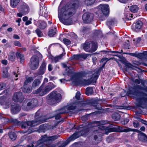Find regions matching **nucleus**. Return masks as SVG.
<instances>
[{
	"label": "nucleus",
	"mask_w": 147,
	"mask_h": 147,
	"mask_svg": "<svg viewBox=\"0 0 147 147\" xmlns=\"http://www.w3.org/2000/svg\"><path fill=\"white\" fill-rule=\"evenodd\" d=\"M79 5V1L75 0L73 3L69 4H67L61 9L59 7L58 17L60 21L65 25H71L72 21L69 18L72 15L73 13L75 11L76 9L78 8Z\"/></svg>",
	"instance_id": "obj_1"
},
{
	"label": "nucleus",
	"mask_w": 147,
	"mask_h": 147,
	"mask_svg": "<svg viewBox=\"0 0 147 147\" xmlns=\"http://www.w3.org/2000/svg\"><path fill=\"white\" fill-rule=\"evenodd\" d=\"M128 93L132 95L137 102V106L143 107L147 103V87L144 88L136 85L129 88Z\"/></svg>",
	"instance_id": "obj_2"
},
{
	"label": "nucleus",
	"mask_w": 147,
	"mask_h": 147,
	"mask_svg": "<svg viewBox=\"0 0 147 147\" xmlns=\"http://www.w3.org/2000/svg\"><path fill=\"white\" fill-rule=\"evenodd\" d=\"M91 74H92V76L90 79H84L78 74H76L72 77L71 80L77 85L83 86L89 85L92 83H96L100 74L98 71L95 72H92Z\"/></svg>",
	"instance_id": "obj_3"
},
{
	"label": "nucleus",
	"mask_w": 147,
	"mask_h": 147,
	"mask_svg": "<svg viewBox=\"0 0 147 147\" xmlns=\"http://www.w3.org/2000/svg\"><path fill=\"white\" fill-rule=\"evenodd\" d=\"M48 119L45 118L44 116H41L39 117H36V119L34 121L20 122L18 121L16 119H13L12 120V121L15 123L21 124V127L22 128H26L28 126H30L31 127L27 130V131L24 132V133L27 132L28 134H29L34 131V129H32V127L44 122Z\"/></svg>",
	"instance_id": "obj_4"
},
{
	"label": "nucleus",
	"mask_w": 147,
	"mask_h": 147,
	"mask_svg": "<svg viewBox=\"0 0 147 147\" xmlns=\"http://www.w3.org/2000/svg\"><path fill=\"white\" fill-rule=\"evenodd\" d=\"M59 136L58 135L47 137L46 135L42 136V138L37 142L36 147L40 146L39 147H53L50 143L58 138Z\"/></svg>",
	"instance_id": "obj_5"
},
{
	"label": "nucleus",
	"mask_w": 147,
	"mask_h": 147,
	"mask_svg": "<svg viewBox=\"0 0 147 147\" xmlns=\"http://www.w3.org/2000/svg\"><path fill=\"white\" fill-rule=\"evenodd\" d=\"M61 98V94L57 93V92L55 90L51 92L47 97V102L50 105H53L59 102Z\"/></svg>",
	"instance_id": "obj_6"
},
{
	"label": "nucleus",
	"mask_w": 147,
	"mask_h": 147,
	"mask_svg": "<svg viewBox=\"0 0 147 147\" xmlns=\"http://www.w3.org/2000/svg\"><path fill=\"white\" fill-rule=\"evenodd\" d=\"M77 129H78V130L76 131L67 140L66 142L63 143L59 147H65L71 141L78 138L82 135L84 134L86 132V131L84 130V128L81 126L78 127Z\"/></svg>",
	"instance_id": "obj_7"
},
{
	"label": "nucleus",
	"mask_w": 147,
	"mask_h": 147,
	"mask_svg": "<svg viewBox=\"0 0 147 147\" xmlns=\"http://www.w3.org/2000/svg\"><path fill=\"white\" fill-rule=\"evenodd\" d=\"M55 87V86L53 83L49 82L47 86L43 89L44 86H43V85L42 84L38 89L33 92V93L34 94H39L40 96H42L47 94Z\"/></svg>",
	"instance_id": "obj_8"
},
{
	"label": "nucleus",
	"mask_w": 147,
	"mask_h": 147,
	"mask_svg": "<svg viewBox=\"0 0 147 147\" xmlns=\"http://www.w3.org/2000/svg\"><path fill=\"white\" fill-rule=\"evenodd\" d=\"M26 102V106H22V108L25 111H28L32 109L35 107L37 104V100L35 99L27 100Z\"/></svg>",
	"instance_id": "obj_9"
},
{
	"label": "nucleus",
	"mask_w": 147,
	"mask_h": 147,
	"mask_svg": "<svg viewBox=\"0 0 147 147\" xmlns=\"http://www.w3.org/2000/svg\"><path fill=\"white\" fill-rule=\"evenodd\" d=\"M39 63V60L38 57L36 56H34L30 59V67L32 70L36 69L38 67Z\"/></svg>",
	"instance_id": "obj_10"
},
{
	"label": "nucleus",
	"mask_w": 147,
	"mask_h": 147,
	"mask_svg": "<svg viewBox=\"0 0 147 147\" xmlns=\"http://www.w3.org/2000/svg\"><path fill=\"white\" fill-rule=\"evenodd\" d=\"M94 17L93 14L91 13H85L82 16V19L84 23H88L91 22Z\"/></svg>",
	"instance_id": "obj_11"
},
{
	"label": "nucleus",
	"mask_w": 147,
	"mask_h": 147,
	"mask_svg": "<svg viewBox=\"0 0 147 147\" xmlns=\"http://www.w3.org/2000/svg\"><path fill=\"white\" fill-rule=\"evenodd\" d=\"M19 11H21L23 14L26 15L29 11V7L28 5L24 2L21 3L20 7L18 8Z\"/></svg>",
	"instance_id": "obj_12"
},
{
	"label": "nucleus",
	"mask_w": 147,
	"mask_h": 147,
	"mask_svg": "<svg viewBox=\"0 0 147 147\" xmlns=\"http://www.w3.org/2000/svg\"><path fill=\"white\" fill-rule=\"evenodd\" d=\"M101 11L103 14L102 18H101V20H104L109 13V6L108 5H103L100 6Z\"/></svg>",
	"instance_id": "obj_13"
},
{
	"label": "nucleus",
	"mask_w": 147,
	"mask_h": 147,
	"mask_svg": "<svg viewBox=\"0 0 147 147\" xmlns=\"http://www.w3.org/2000/svg\"><path fill=\"white\" fill-rule=\"evenodd\" d=\"M13 99L16 102H22L24 99V97L22 95V92H19L15 93L13 96Z\"/></svg>",
	"instance_id": "obj_14"
},
{
	"label": "nucleus",
	"mask_w": 147,
	"mask_h": 147,
	"mask_svg": "<svg viewBox=\"0 0 147 147\" xmlns=\"http://www.w3.org/2000/svg\"><path fill=\"white\" fill-rule=\"evenodd\" d=\"M21 110L20 106L18 104H14L12 105L11 107V112L13 114L19 112Z\"/></svg>",
	"instance_id": "obj_15"
},
{
	"label": "nucleus",
	"mask_w": 147,
	"mask_h": 147,
	"mask_svg": "<svg viewBox=\"0 0 147 147\" xmlns=\"http://www.w3.org/2000/svg\"><path fill=\"white\" fill-rule=\"evenodd\" d=\"M117 131L120 132H128L129 131H137V130L134 129H131L128 127H126L125 129L119 126H118L117 127Z\"/></svg>",
	"instance_id": "obj_16"
},
{
	"label": "nucleus",
	"mask_w": 147,
	"mask_h": 147,
	"mask_svg": "<svg viewBox=\"0 0 147 147\" xmlns=\"http://www.w3.org/2000/svg\"><path fill=\"white\" fill-rule=\"evenodd\" d=\"M101 131V128L99 127H96V129L93 131L92 135L94 136V140H96L98 137L100 136Z\"/></svg>",
	"instance_id": "obj_17"
},
{
	"label": "nucleus",
	"mask_w": 147,
	"mask_h": 147,
	"mask_svg": "<svg viewBox=\"0 0 147 147\" xmlns=\"http://www.w3.org/2000/svg\"><path fill=\"white\" fill-rule=\"evenodd\" d=\"M46 64L44 61H43L38 72L37 73V75L43 74L46 69Z\"/></svg>",
	"instance_id": "obj_18"
},
{
	"label": "nucleus",
	"mask_w": 147,
	"mask_h": 147,
	"mask_svg": "<svg viewBox=\"0 0 147 147\" xmlns=\"http://www.w3.org/2000/svg\"><path fill=\"white\" fill-rule=\"evenodd\" d=\"M47 13V8L44 5L43 6H40L39 14L45 17L46 16Z\"/></svg>",
	"instance_id": "obj_19"
},
{
	"label": "nucleus",
	"mask_w": 147,
	"mask_h": 147,
	"mask_svg": "<svg viewBox=\"0 0 147 147\" xmlns=\"http://www.w3.org/2000/svg\"><path fill=\"white\" fill-rule=\"evenodd\" d=\"M4 99V101L3 102V104L5 105L6 106V108H8L9 107V105L11 103V101L7 98H5V96H3V97L0 98V101L2 99Z\"/></svg>",
	"instance_id": "obj_20"
},
{
	"label": "nucleus",
	"mask_w": 147,
	"mask_h": 147,
	"mask_svg": "<svg viewBox=\"0 0 147 147\" xmlns=\"http://www.w3.org/2000/svg\"><path fill=\"white\" fill-rule=\"evenodd\" d=\"M65 54V53H63L59 56H56L55 57H51V59L52 62L56 63L59 61L61 59L63 56Z\"/></svg>",
	"instance_id": "obj_21"
},
{
	"label": "nucleus",
	"mask_w": 147,
	"mask_h": 147,
	"mask_svg": "<svg viewBox=\"0 0 147 147\" xmlns=\"http://www.w3.org/2000/svg\"><path fill=\"white\" fill-rule=\"evenodd\" d=\"M57 30L55 27L50 28L48 32V36L50 37L53 36L57 33Z\"/></svg>",
	"instance_id": "obj_22"
},
{
	"label": "nucleus",
	"mask_w": 147,
	"mask_h": 147,
	"mask_svg": "<svg viewBox=\"0 0 147 147\" xmlns=\"http://www.w3.org/2000/svg\"><path fill=\"white\" fill-rule=\"evenodd\" d=\"M138 138L139 140L145 142L147 141V136L143 133L140 134L138 136Z\"/></svg>",
	"instance_id": "obj_23"
},
{
	"label": "nucleus",
	"mask_w": 147,
	"mask_h": 147,
	"mask_svg": "<svg viewBox=\"0 0 147 147\" xmlns=\"http://www.w3.org/2000/svg\"><path fill=\"white\" fill-rule=\"evenodd\" d=\"M22 0H10V4L12 7H16L20 2Z\"/></svg>",
	"instance_id": "obj_24"
},
{
	"label": "nucleus",
	"mask_w": 147,
	"mask_h": 147,
	"mask_svg": "<svg viewBox=\"0 0 147 147\" xmlns=\"http://www.w3.org/2000/svg\"><path fill=\"white\" fill-rule=\"evenodd\" d=\"M41 83L40 80L39 79L35 80L32 84V89H35L38 87Z\"/></svg>",
	"instance_id": "obj_25"
},
{
	"label": "nucleus",
	"mask_w": 147,
	"mask_h": 147,
	"mask_svg": "<svg viewBox=\"0 0 147 147\" xmlns=\"http://www.w3.org/2000/svg\"><path fill=\"white\" fill-rule=\"evenodd\" d=\"M92 46L91 48L89 51V52L92 53L95 51L97 48V43L94 41L92 42Z\"/></svg>",
	"instance_id": "obj_26"
},
{
	"label": "nucleus",
	"mask_w": 147,
	"mask_h": 147,
	"mask_svg": "<svg viewBox=\"0 0 147 147\" xmlns=\"http://www.w3.org/2000/svg\"><path fill=\"white\" fill-rule=\"evenodd\" d=\"M15 53L13 52H11L9 53L8 55V59L11 61H14L16 59Z\"/></svg>",
	"instance_id": "obj_27"
},
{
	"label": "nucleus",
	"mask_w": 147,
	"mask_h": 147,
	"mask_svg": "<svg viewBox=\"0 0 147 147\" xmlns=\"http://www.w3.org/2000/svg\"><path fill=\"white\" fill-rule=\"evenodd\" d=\"M32 87H28L26 85L24 84L22 90L25 93H29L32 91Z\"/></svg>",
	"instance_id": "obj_28"
},
{
	"label": "nucleus",
	"mask_w": 147,
	"mask_h": 147,
	"mask_svg": "<svg viewBox=\"0 0 147 147\" xmlns=\"http://www.w3.org/2000/svg\"><path fill=\"white\" fill-rule=\"evenodd\" d=\"M121 116L119 114L117 113H114L112 115V118L115 121L119 120L120 119Z\"/></svg>",
	"instance_id": "obj_29"
},
{
	"label": "nucleus",
	"mask_w": 147,
	"mask_h": 147,
	"mask_svg": "<svg viewBox=\"0 0 147 147\" xmlns=\"http://www.w3.org/2000/svg\"><path fill=\"white\" fill-rule=\"evenodd\" d=\"M90 43L88 41H86L83 45V49L86 51H89L90 46Z\"/></svg>",
	"instance_id": "obj_30"
},
{
	"label": "nucleus",
	"mask_w": 147,
	"mask_h": 147,
	"mask_svg": "<svg viewBox=\"0 0 147 147\" xmlns=\"http://www.w3.org/2000/svg\"><path fill=\"white\" fill-rule=\"evenodd\" d=\"M94 93L92 87H88L86 90V95L89 96L91 95Z\"/></svg>",
	"instance_id": "obj_31"
},
{
	"label": "nucleus",
	"mask_w": 147,
	"mask_h": 147,
	"mask_svg": "<svg viewBox=\"0 0 147 147\" xmlns=\"http://www.w3.org/2000/svg\"><path fill=\"white\" fill-rule=\"evenodd\" d=\"M38 26L41 29H44L47 26L46 24L43 21L40 20L38 21Z\"/></svg>",
	"instance_id": "obj_32"
},
{
	"label": "nucleus",
	"mask_w": 147,
	"mask_h": 147,
	"mask_svg": "<svg viewBox=\"0 0 147 147\" xmlns=\"http://www.w3.org/2000/svg\"><path fill=\"white\" fill-rule=\"evenodd\" d=\"M16 56L17 58H20L21 62L22 63L24 62V58L23 55L19 52H17L16 54Z\"/></svg>",
	"instance_id": "obj_33"
},
{
	"label": "nucleus",
	"mask_w": 147,
	"mask_h": 147,
	"mask_svg": "<svg viewBox=\"0 0 147 147\" xmlns=\"http://www.w3.org/2000/svg\"><path fill=\"white\" fill-rule=\"evenodd\" d=\"M129 10L131 11L132 12L136 13L138 11V7L136 5H132L130 7Z\"/></svg>",
	"instance_id": "obj_34"
},
{
	"label": "nucleus",
	"mask_w": 147,
	"mask_h": 147,
	"mask_svg": "<svg viewBox=\"0 0 147 147\" xmlns=\"http://www.w3.org/2000/svg\"><path fill=\"white\" fill-rule=\"evenodd\" d=\"M8 135L10 138L13 141L15 140L17 137L16 134L14 132H9L8 133Z\"/></svg>",
	"instance_id": "obj_35"
},
{
	"label": "nucleus",
	"mask_w": 147,
	"mask_h": 147,
	"mask_svg": "<svg viewBox=\"0 0 147 147\" xmlns=\"http://www.w3.org/2000/svg\"><path fill=\"white\" fill-rule=\"evenodd\" d=\"M143 25V23L140 20L137 21L135 24L136 28L138 29H140L141 28Z\"/></svg>",
	"instance_id": "obj_36"
},
{
	"label": "nucleus",
	"mask_w": 147,
	"mask_h": 147,
	"mask_svg": "<svg viewBox=\"0 0 147 147\" xmlns=\"http://www.w3.org/2000/svg\"><path fill=\"white\" fill-rule=\"evenodd\" d=\"M58 112V114H61L68 113V111L65 107L59 109Z\"/></svg>",
	"instance_id": "obj_37"
},
{
	"label": "nucleus",
	"mask_w": 147,
	"mask_h": 147,
	"mask_svg": "<svg viewBox=\"0 0 147 147\" xmlns=\"http://www.w3.org/2000/svg\"><path fill=\"white\" fill-rule=\"evenodd\" d=\"M33 80V78L32 77H29L26 78V80L24 82V84L27 85L28 83H30Z\"/></svg>",
	"instance_id": "obj_38"
},
{
	"label": "nucleus",
	"mask_w": 147,
	"mask_h": 147,
	"mask_svg": "<svg viewBox=\"0 0 147 147\" xmlns=\"http://www.w3.org/2000/svg\"><path fill=\"white\" fill-rule=\"evenodd\" d=\"M117 23V21L115 19L111 20L108 21L107 22V24L108 26L114 25Z\"/></svg>",
	"instance_id": "obj_39"
},
{
	"label": "nucleus",
	"mask_w": 147,
	"mask_h": 147,
	"mask_svg": "<svg viewBox=\"0 0 147 147\" xmlns=\"http://www.w3.org/2000/svg\"><path fill=\"white\" fill-rule=\"evenodd\" d=\"M95 0H85V3L87 5H90L93 4Z\"/></svg>",
	"instance_id": "obj_40"
},
{
	"label": "nucleus",
	"mask_w": 147,
	"mask_h": 147,
	"mask_svg": "<svg viewBox=\"0 0 147 147\" xmlns=\"http://www.w3.org/2000/svg\"><path fill=\"white\" fill-rule=\"evenodd\" d=\"M90 29V28L87 27H84L82 29V32L83 34L88 33Z\"/></svg>",
	"instance_id": "obj_41"
},
{
	"label": "nucleus",
	"mask_w": 147,
	"mask_h": 147,
	"mask_svg": "<svg viewBox=\"0 0 147 147\" xmlns=\"http://www.w3.org/2000/svg\"><path fill=\"white\" fill-rule=\"evenodd\" d=\"M66 107L67 108L68 112L69 111L75 109L76 107V106L74 105H71L68 107Z\"/></svg>",
	"instance_id": "obj_42"
},
{
	"label": "nucleus",
	"mask_w": 147,
	"mask_h": 147,
	"mask_svg": "<svg viewBox=\"0 0 147 147\" xmlns=\"http://www.w3.org/2000/svg\"><path fill=\"white\" fill-rule=\"evenodd\" d=\"M35 31L38 35V36L39 37H41L43 35V34L42 32L41 31L39 30V29H37Z\"/></svg>",
	"instance_id": "obj_43"
},
{
	"label": "nucleus",
	"mask_w": 147,
	"mask_h": 147,
	"mask_svg": "<svg viewBox=\"0 0 147 147\" xmlns=\"http://www.w3.org/2000/svg\"><path fill=\"white\" fill-rule=\"evenodd\" d=\"M13 44L16 46L21 47L22 44L21 43L18 41L15 40L14 41Z\"/></svg>",
	"instance_id": "obj_44"
},
{
	"label": "nucleus",
	"mask_w": 147,
	"mask_h": 147,
	"mask_svg": "<svg viewBox=\"0 0 147 147\" xmlns=\"http://www.w3.org/2000/svg\"><path fill=\"white\" fill-rule=\"evenodd\" d=\"M113 138L111 136H109L107 137L106 141L108 143H110L113 140Z\"/></svg>",
	"instance_id": "obj_45"
},
{
	"label": "nucleus",
	"mask_w": 147,
	"mask_h": 147,
	"mask_svg": "<svg viewBox=\"0 0 147 147\" xmlns=\"http://www.w3.org/2000/svg\"><path fill=\"white\" fill-rule=\"evenodd\" d=\"M73 58L76 60H80V54L74 55Z\"/></svg>",
	"instance_id": "obj_46"
},
{
	"label": "nucleus",
	"mask_w": 147,
	"mask_h": 147,
	"mask_svg": "<svg viewBox=\"0 0 147 147\" xmlns=\"http://www.w3.org/2000/svg\"><path fill=\"white\" fill-rule=\"evenodd\" d=\"M129 41L128 40L125 42L124 44V47L126 49H129Z\"/></svg>",
	"instance_id": "obj_47"
},
{
	"label": "nucleus",
	"mask_w": 147,
	"mask_h": 147,
	"mask_svg": "<svg viewBox=\"0 0 147 147\" xmlns=\"http://www.w3.org/2000/svg\"><path fill=\"white\" fill-rule=\"evenodd\" d=\"M64 43L67 45H69L71 43L70 41L68 39L65 38L63 40Z\"/></svg>",
	"instance_id": "obj_48"
},
{
	"label": "nucleus",
	"mask_w": 147,
	"mask_h": 147,
	"mask_svg": "<svg viewBox=\"0 0 147 147\" xmlns=\"http://www.w3.org/2000/svg\"><path fill=\"white\" fill-rule=\"evenodd\" d=\"M133 124L134 126L136 128L138 127L139 125V122L136 121H134Z\"/></svg>",
	"instance_id": "obj_49"
},
{
	"label": "nucleus",
	"mask_w": 147,
	"mask_h": 147,
	"mask_svg": "<svg viewBox=\"0 0 147 147\" xmlns=\"http://www.w3.org/2000/svg\"><path fill=\"white\" fill-rule=\"evenodd\" d=\"M88 55L89 54H84L80 55V59H85L88 56Z\"/></svg>",
	"instance_id": "obj_50"
},
{
	"label": "nucleus",
	"mask_w": 147,
	"mask_h": 147,
	"mask_svg": "<svg viewBox=\"0 0 147 147\" xmlns=\"http://www.w3.org/2000/svg\"><path fill=\"white\" fill-rule=\"evenodd\" d=\"M129 121L128 119H125L121 121V123L123 125H125L127 124Z\"/></svg>",
	"instance_id": "obj_51"
},
{
	"label": "nucleus",
	"mask_w": 147,
	"mask_h": 147,
	"mask_svg": "<svg viewBox=\"0 0 147 147\" xmlns=\"http://www.w3.org/2000/svg\"><path fill=\"white\" fill-rule=\"evenodd\" d=\"M80 94L79 92H77L76 94L75 97L77 100H79L80 98Z\"/></svg>",
	"instance_id": "obj_52"
},
{
	"label": "nucleus",
	"mask_w": 147,
	"mask_h": 147,
	"mask_svg": "<svg viewBox=\"0 0 147 147\" xmlns=\"http://www.w3.org/2000/svg\"><path fill=\"white\" fill-rule=\"evenodd\" d=\"M5 87V85L3 83L0 84V91L4 89Z\"/></svg>",
	"instance_id": "obj_53"
},
{
	"label": "nucleus",
	"mask_w": 147,
	"mask_h": 147,
	"mask_svg": "<svg viewBox=\"0 0 147 147\" xmlns=\"http://www.w3.org/2000/svg\"><path fill=\"white\" fill-rule=\"evenodd\" d=\"M95 34L97 36L101 35L102 34V32L100 30H96L95 31Z\"/></svg>",
	"instance_id": "obj_54"
},
{
	"label": "nucleus",
	"mask_w": 147,
	"mask_h": 147,
	"mask_svg": "<svg viewBox=\"0 0 147 147\" xmlns=\"http://www.w3.org/2000/svg\"><path fill=\"white\" fill-rule=\"evenodd\" d=\"M144 57L143 54L142 53H138L137 54V57L140 59H142Z\"/></svg>",
	"instance_id": "obj_55"
},
{
	"label": "nucleus",
	"mask_w": 147,
	"mask_h": 147,
	"mask_svg": "<svg viewBox=\"0 0 147 147\" xmlns=\"http://www.w3.org/2000/svg\"><path fill=\"white\" fill-rule=\"evenodd\" d=\"M141 81V80L136 79L134 81V82L136 84H139L140 83Z\"/></svg>",
	"instance_id": "obj_56"
},
{
	"label": "nucleus",
	"mask_w": 147,
	"mask_h": 147,
	"mask_svg": "<svg viewBox=\"0 0 147 147\" xmlns=\"http://www.w3.org/2000/svg\"><path fill=\"white\" fill-rule=\"evenodd\" d=\"M13 38L16 39H19L20 38L19 36L16 34H14L13 35Z\"/></svg>",
	"instance_id": "obj_57"
},
{
	"label": "nucleus",
	"mask_w": 147,
	"mask_h": 147,
	"mask_svg": "<svg viewBox=\"0 0 147 147\" xmlns=\"http://www.w3.org/2000/svg\"><path fill=\"white\" fill-rule=\"evenodd\" d=\"M93 122L94 123H96L98 125H99L100 124L104 125L105 123L103 122L102 121H94Z\"/></svg>",
	"instance_id": "obj_58"
},
{
	"label": "nucleus",
	"mask_w": 147,
	"mask_h": 147,
	"mask_svg": "<svg viewBox=\"0 0 147 147\" xmlns=\"http://www.w3.org/2000/svg\"><path fill=\"white\" fill-rule=\"evenodd\" d=\"M20 11V13H17V16H18L21 17L23 15H24V14H23V13H21V11Z\"/></svg>",
	"instance_id": "obj_59"
},
{
	"label": "nucleus",
	"mask_w": 147,
	"mask_h": 147,
	"mask_svg": "<svg viewBox=\"0 0 147 147\" xmlns=\"http://www.w3.org/2000/svg\"><path fill=\"white\" fill-rule=\"evenodd\" d=\"M48 70L49 71H51L53 69L52 66L51 64H49L48 66Z\"/></svg>",
	"instance_id": "obj_60"
},
{
	"label": "nucleus",
	"mask_w": 147,
	"mask_h": 147,
	"mask_svg": "<svg viewBox=\"0 0 147 147\" xmlns=\"http://www.w3.org/2000/svg\"><path fill=\"white\" fill-rule=\"evenodd\" d=\"M48 79L47 78H45L43 82V83L42 84L43 85V86L45 84V83L47 82H48Z\"/></svg>",
	"instance_id": "obj_61"
},
{
	"label": "nucleus",
	"mask_w": 147,
	"mask_h": 147,
	"mask_svg": "<svg viewBox=\"0 0 147 147\" xmlns=\"http://www.w3.org/2000/svg\"><path fill=\"white\" fill-rule=\"evenodd\" d=\"M1 63L2 64L5 65H6L7 63V60H4L2 61Z\"/></svg>",
	"instance_id": "obj_62"
},
{
	"label": "nucleus",
	"mask_w": 147,
	"mask_h": 147,
	"mask_svg": "<svg viewBox=\"0 0 147 147\" xmlns=\"http://www.w3.org/2000/svg\"><path fill=\"white\" fill-rule=\"evenodd\" d=\"M60 81L61 83H65V81H67L68 80H65L64 79H62L60 80Z\"/></svg>",
	"instance_id": "obj_63"
},
{
	"label": "nucleus",
	"mask_w": 147,
	"mask_h": 147,
	"mask_svg": "<svg viewBox=\"0 0 147 147\" xmlns=\"http://www.w3.org/2000/svg\"><path fill=\"white\" fill-rule=\"evenodd\" d=\"M60 114H57L55 116V119L57 120H58L59 119L61 118V116L59 115Z\"/></svg>",
	"instance_id": "obj_64"
}]
</instances>
